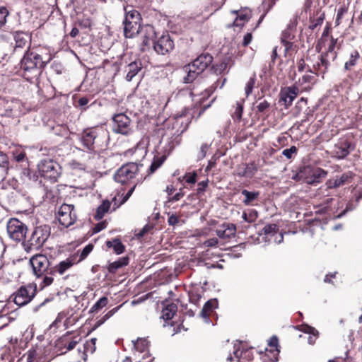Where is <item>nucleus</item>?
I'll return each instance as SVG.
<instances>
[{"label": "nucleus", "mask_w": 362, "mask_h": 362, "mask_svg": "<svg viewBox=\"0 0 362 362\" xmlns=\"http://www.w3.org/2000/svg\"><path fill=\"white\" fill-rule=\"evenodd\" d=\"M243 109L244 100L237 102L235 109L232 113V118L235 122H240L241 121Z\"/></svg>", "instance_id": "49530a36"}, {"label": "nucleus", "mask_w": 362, "mask_h": 362, "mask_svg": "<svg viewBox=\"0 0 362 362\" xmlns=\"http://www.w3.org/2000/svg\"><path fill=\"white\" fill-rule=\"evenodd\" d=\"M177 311V306L175 303L167 304L162 310V317L165 321L164 326L167 327L169 333L174 335L181 331L183 327L182 323L172 320Z\"/></svg>", "instance_id": "f8f14e48"}, {"label": "nucleus", "mask_w": 362, "mask_h": 362, "mask_svg": "<svg viewBox=\"0 0 362 362\" xmlns=\"http://www.w3.org/2000/svg\"><path fill=\"white\" fill-rule=\"evenodd\" d=\"M123 30L126 38L140 37L144 47L149 45L150 40L156 35L152 24H124Z\"/></svg>", "instance_id": "6e6552de"}, {"label": "nucleus", "mask_w": 362, "mask_h": 362, "mask_svg": "<svg viewBox=\"0 0 362 362\" xmlns=\"http://www.w3.org/2000/svg\"><path fill=\"white\" fill-rule=\"evenodd\" d=\"M108 303V298L105 296L100 298L90 308L89 313H98L102 308L105 307Z\"/></svg>", "instance_id": "8fccbe9b"}, {"label": "nucleus", "mask_w": 362, "mask_h": 362, "mask_svg": "<svg viewBox=\"0 0 362 362\" xmlns=\"http://www.w3.org/2000/svg\"><path fill=\"white\" fill-rule=\"evenodd\" d=\"M45 197L50 202H55L57 199V192L56 190L49 189L47 187L45 188Z\"/></svg>", "instance_id": "680f3d73"}, {"label": "nucleus", "mask_w": 362, "mask_h": 362, "mask_svg": "<svg viewBox=\"0 0 362 362\" xmlns=\"http://www.w3.org/2000/svg\"><path fill=\"white\" fill-rule=\"evenodd\" d=\"M331 30L330 24H327L315 46V50L319 53L321 52L320 61L313 65V71L309 70L310 73L317 76L321 75L322 78L330 66L328 60L329 55H331L332 60H335L338 56V52L335 49H340L343 42V40L339 41L338 37L334 38L331 35Z\"/></svg>", "instance_id": "7ed1b4c3"}, {"label": "nucleus", "mask_w": 362, "mask_h": 362, "mask_svg": "<svg viewBox=\"0 0 362 362\" xmlns=\"http://www.w3.org/2000/svg\"><path fill=\"white\" fill-rule=\"evenodd\" d=\"M208 184H209V180L208 179H206V180L199 182L197 184V189H196L197 195H201V194H203L204 193V192L206 191V188L208 187Z\"/></svg>", "instance_id": "052dcab7"}, {"label": "nucleus", "mask_w": 362, "mask_h": 362, "mask_svg": "<svg viewBox=\"0 0 362 362\" xmlns=\"http://www.w3.org/2000/svg\"><path fill=\"white\" fill-rule=\"evenodd\" d=\"M258 170L257 165L254 162L245 164L243 172L240 173L239 175L248 178H252Z\"/></svg>", "instance_id": "37998d69"}, {"label": "nucleus", "mask_w": 362, "mask_h": 362, "mask_svg": "<svg viewBox=\"0 0 362 362\" xmlns=\"http://www.w3.org/2000/svg\"><path fill=\"white\" fill-rule=\"evenodd\" d=\"M213 60L214 57L209 53L199 54L191 63L185 66L187 74L183 78L184 83H193L212 64Z\"/></svg>", "instance_id": "0eeeda50"}, {"label": "nucleus", "mask_w": 362, "mask_h": 362, "mask_svg": "<svg viewBox=\"0 0 362 362\" xmlns=\"http://www.w3.org/2000/svg\"><path fill=\"white\" fill-rule=\"evenodd\" d=\"M9 169V160L7 154L0 151V180H4Z\"/></svg>", "instance_id": "c9c22d12"}, {"label": "nucleus", "mask_w": 362, "mask_h": 362, "mask_svg": "<svg viewBox=\"0 0 362 362\" xmlns=\"http://www.w3.org/2000/svg\"><path fill=\"white\" fill-rule=\"evenodd\" d=\"M78 25L81 26L80 36H81V40H83L86 36L90 34L91 30L90 24H78Z\"/></svg>", "instance_id": "13d9d810"}, {"label": "nucleus", "mask_w": 362, "mask_h": 362, "mask_svg": "<svg viewBox=\"0 0 362 362\" xmlns=\"http://www.w3.org/2000/svg\"><path fill=\"white\" fill-rule=\"evenodd\" d=\"M180 221V216L176 214H171L169 216L168 223L170 226H175Z\"/></svg>", "instance_id": "774afa93"}, {"label": "nucleus", "mask_w": 362, "mask_h": 362, "mask_svg": "<svg viewBox=\"0 0 362 362\" xmlns=\"http://www.w3.org/2000/svg\"><path fill=\"white\" fill-rule=\"evenodd\" d=\"M81 340V337L78 334L67 332L57 340L55 347L60 351V354H64L74 349Z\"/></svg>", "instance_id": "2eb2a0df"}, {"label": "nucleus", "mask_w": 362, "mask_h": 362, "mask_svg": "<svg viewBox=\"0 0 362 362\" xmlns=\"http://www.w3.org/2000/svg\"><path fill=\"white\" fill-rule=\"evenodd\" d=\"M269 346L270 347V349H266L267 352H269L273 355V358H271L272 362L277 361H278V355L279 353V339L276 336H272L270 339L269 340L268 343Z\"/></svg>", "instance_id": "e433bc0d"}, {"label": "nucleus", "mask_w": 362, "mask_h": 362, "mask_svg": "<svg viewBox=\"0 0 362 362\" xmlns=\"http://www.w3.org/2000/svg\"><path fill=\"white\" fill-rule=\"evenodd\" d=\"M129 263V257L125 256L119 257L117 260L109 264L107 267L108 272L110 274H115L119 269L128 265Z\"/></svg>", "instance_id": "72a5a7b5"}, {"label": "nucleus", "mask_w": 362, "mask_h": 362, "mask_svg": "<svg viewBox=\"0 0 362 362\" xmlns=\"http://www.w3.org/2000/svg\"><path fill=\"white\" fill-rule=\"evenodd\" d=\"M298 148L295 146H292L290 148L284 149L282 151V154L288 159H291L293 154H296Z\"/></svg>", "instance_id": "0e129e2a"}, {"label": "nucleus", "mask_w": 362, "mask_h": 362, "mask_svg": "<svg viewBox=\"0 0 362 362\" xmlns=\"http://www.w3.org/2000/svg\"><path fill=\"white\" fill-rule=\"evenodd\" d=\"M96 339L92 338L90 340H87L83 345V350L80 347L78 348L79 352H82L81 358L86 359L88 354H92L96 349Z\"/></svg>", "instance_id": "473e14b6"}, {"label": "nucleus", "mask_w": 362, "mask_h": 362, "mask_svg": "<svg viewBox=\"0 0 362 362\" xmlns=\"http://www.w3.org/2000/svg\"><path fill=\"white\" fill-rule=\"evenodd\" d=\"M50 235V228L47 225L35 227L30 233H27L22 243L24 250L30 252L40 250Z\"/></svg>", "instance_id": "423d86ee"}, {"label": "nucleus", "mask_w": 362, "mask_h": 362, "mask_svg": "<svg viewBox=\"0 0 362 362\" xmlns=\"http://www.w3.org/2000/svg\"><path fill=\"white\" fill-rule=\"evenodd\" d=\"M122 305L117 306L110 311H108L103 317H102L100 320H97L95 322L93 329H96L97 327L102 325L107 320L111 317L117 310L120 308Z\"/></svg>", "instance_id": "3c124183"}, {"label": "nucleus", "mask_w": 362, "mask_h": 362, "mask_svg": "<svg viewBox=\"0 0 362 362\" xmlns=\"http://www.w3.org/2000/svg\"><path fill=\"white\" fill-rule=\"evenodd\" d=\"M14 39L16 41L14 50L16 51L18 48L22 49L26 47L29 44L30 37L28 33L16 32Z\"/></svg>", "instance_id": "2f4dec72"}, {"label": "nucleus", "mask_w": 362, "mask_h": 362, "mask_svg": "<svg viewBox=\"0 0 362 362\" xmlns=\"http://www.w3.org/2000/svg\"><path fill=\"white\" fill-rule=\"evenodd\" d=\"M52 59V55L48 47L29 48L20 62L19 71L26 81L35 83Z\"/></svg>", "instance_id": "f03ea898"}, {"label": "nucleus", "mask_w": 362, "mask_h": 362, "mask_svg": "<svg viewBox=\"0 0 362 362\" xmlns=\"http://www.w3.org/2000/svg\"><path fill=\"white\" fill-rule=\"evenodd\" d=\"M153 49L157 54L165 55L174 49V42L168 34L163 35L154 42Z\"/></svg>", "instance_id": "6ab92c4d"}, {"label": "nucleus", "mask_w": 362, "mask_h": 362, "mask_svg": "<svg viewBox=\"0 0 362 362\" xmlns=\"http://www.w3.org/2000/svg\"><path fill=\"white\" fill-rule=\"evenodd\" d=\"M74 255H70L66 259L59 262L58 264H53V276L57 274L63 275L74 265L78 264V259Z\"/></svg>", "instance_id": "412c9836"}, {"label": "nucleus", "mask_w": 362, "mask_h": 362, "mask_svg": "<svg viewBox=\"0 0 362 362\" xmlns=\"http://www.w3.org/2000/svg\"><path fill=\"white\" fill-rule=\"evenodd\" d=\"M166 159V155H157L155 156L153 161L147 170V175L145 177H141L140 179H137L138 182H142L146 178V177L150 176L153 173H154L164 163Z\"/></svg>", "instance_id": "bb28decb"}, {"label": "nucleus", "mask_w": 362, "mask_h": 362, "mask_svg": "<svg viewBox=\"0 0 362 362\" xmlns=\"http://www.w3.org/2000/svg\"><path fill=\"white\" fill-rule=\"evenodd\" d=\"M355 148V144L349 137L342 136L334 145L332 151V157L338 160L344 159Z\"/></svg>", "instance_id": "4468645a"}, {"label": "nucleus", "mask_w": 362, "mask_h": 362, "mask_svg": "<svg viewBox=\"0 0 362 362\" xmlns=\"http://www.w3.org/2000/svg\"><path fill=\"white\" fill-rule=\"evenodd\" d=\"M105 244L107 248H112L114 253L116 255L122 254L125 251V246L119 238L107 240Z\"/></svg>", "instance_id": "4c0bfd02"}, {"label": "nucleus", "mask_w": 362, "mask_h": 362, "mask_svg": "<svg viewBox=\"0 0 362 362\" xmlns=\"http://www.w3.org/2000/svg\"><path fill=\"white\" fill-rule=\"evenodd\" d=\"M7 232L9 237L16 240H24L28 233V228L25 223L17 218H11L7 223Z\"/></svg>", "instance_id": "f3484780"}, {"label": "nucleus", "mask_w": 362, "mask_h": 362, "mask_svg": "<svg viewBox=\"0 0 362 362\" xmlns=\"http://www.w3.org/2000/svg\"><path fill=\"white\" fill-rule=\"evenodd\" d=\"M79 140L86 151L99 153L107 148L110 134L104 127L95 126L84 129L80 134Z\"/></svg>", "instance_id": "39448f33"}, {"label": "nucleus", "mask_w": 362, "mask_h": 362, "mask_svg": "<svg viewBox=\"0 0 362 362\" xmlns=\"http://www.w3.org/2000/svg\"><path fill=\"white\" fill-rule=\"evenodd\" d=\"M218 307V300L216 298L209 300L201 311V316L208 322L210 316L214 314V310Z\"/></svg>", "instance_id": "cd10ccee"}, {"label": "nucleus", "mask_w": 362, "mask_h": 362, "mask_svg": "<svg viewBox=\"0 0 362 362\" xmlns=\"http://www.w3.org/2000/svg\"><path fill=\"white\" fill-rule=\"evenodd\" d=\"M350 177H351L347 173H343L340 176H336L335 177L329 179L325 185L326 190L336 189L344 185L348 182V180Z\"/></svg>", "instance_id": "a878e982"}, {"label": "nucleus", "mask_w": 362, "mask_h": 362, "mask_svg": "<svg viewBox=\"0 0 362 362\" xmlns=\"http://www.w3.org/2000/svg\"><path fill=\"white\" fill-rule=\"evenodd\" d=\"M89 101V98L86 96L81 97L78 98V100L76 101L77 104L76 105V106L80 107L83 110H86L87 108L86 105H88Z\"/></svg>", "instance_id": "e2e57ef3"}, {"label": "nucleus", "mask_w": 362, "mask_h": 362, "mask_svg": "<svg viewBox=\"0 0 362 362\" xmlns=\"http://www.w3.org/2000/svg\"><path fill=\"white\" fill-rule=\"evenodd\" d=\"M142 64L140 60H136L128 65V71L126 76V79L131 81L132 78L138 74L141 69Z\"/></svg>", "instance_id": "ea45409f"}, {"label": "nucleus", "mask_w": 362, "mask_h": 362, "mask_svg": "<svg viewBox=\"0 0 362 362\" xmlns=\"http://www.w3.org/2000/svg\"><path fill=\"white\" fill-rule=\"evenodd\" d=\"M37 293V286L33 284L21 286L11 296L17 305L21 307L28 304Z\"/></svg>", "instance_id": "9b49d317"}, {"label": "nucleus", "mask_w": 362, "mask_h": 362, "mask_svg": "<svg viewBox=\"0 0 362 362\" xmlns=\"http://www.w3.org/2000/svg\"><path fill=\"white\" fill-rule=\"evenodd\" d=\"M271 103L263 98H259L253 103V108L256 113L262 115H267L271 110Z\"/></svg>", "instance_id": "c85d7f7f"}, {"label": "nucleus", "mask_w": 362, "mask_h": 362, "mask_svg": "<svg viewBox=\"0 0 362 362\" xmlns=\"http://www.w3.org/2000/svg\"><path fill=\"white\" fill-rule=\"evenodd\" d=\"M284 46V57H291L298 50V45L295 42H281Z\"/></svg>", "instance_id": "09e8293b"}, {"label": "nucleus", "mask_w": 362, "mask_h": 362, "mask_svg": "<svg viewBox=\"0 0 362 362\" xmlns=\"http://www.w3.org/2000/svg\"><path fill=\"white\" fill-rule=\"evenodd\" d=\"M216 235L221 239H230L235 235L236 226L233 223H223L220 228L217 229Z\"/></svg>", "instance_id": "393cba45"}, {"label": "nucleus", "mask_w": 362, "mask_h": 362, "mask_svg": "<svg viewBox=\"0 0 362 362\" xmlns=\"http://www.w3.org/2000/svg\"><path fill=\"white\" fill-rule=\"evenodd\" d=\"M111 206L112 203L109 200H103L102 204L98 206L95 214L94 215V218L96 221L102 219L105 214L111 209Z\"/></svg>", "instance_id": "58836bf2"}, {"label": "nucleus", "mask_w": 362, "mask_h": 362, "mask_svg": "<svg viewBox=\"0 0 362 362\" xmlns=\"http://www.w3.org/2000/svg\"><path fill=\"white\" fill-rule=\"evenodd\" d=\"M236 14L235 21H249L252 17V11L248 8H243L238 11H233Z\"/></svg>", "instance_id": "c03bdc74"}, {"label": "nucleus", "mask_w": 362, "mask_h": 362, "mask_svg": "<svg viewBox=\"0 0 362 362\" xmlns=\"http://www.w3.org/2000/svg\"><path fill=\"white\" fill-rule=\"evenodd\" d=\"M77 214L72 204H63L59 209L57 218L61 226L68 228L76 223Z\"/></svg>", "instance_id": "dca6fc26"}, {"label": "nucleus", "mask_w": 362, "mask_h": 362, "mask_svg": "<svg viewBox=\"0 0 362 362\" xmlns=\"http://www.w3.org/2000/svg\"><path fill=\"white\" fill-rule=\"evenodd\" d=\"M112 123V131L116 134L129 136L134 132L131 119L124 113L114 115Z\"/></svg>", "instance_id": "ddd939ff"}, {"label": "nucleus", "mask_w": 362, "mask_h": 362, "mask_svg": "<svg viewBox=\"0 0 362 362\" xmlns=\"http://www.w3.org/2000/svg\"><path fill=\"white\" fill-rule=\"evenodd\" d=\"M25 355L27 362H49L45 350L42 348L30 349Z\"/></svg>", "instance_id": "b1692460"}, {"label": "nucleus", "mask_w": 362, "mask_h": 362, "mask_svg": "<svg viewBox=\"0 0 362 362\" xmlns=\"http://www.w3.org/2000/svg\"><path fill=\"white\" fill-rule=\"evenodd\" d=\"M297 24H288L281 35V42H295L297 33Z\"/></svg>", "instance_id": "7c9ffc66"}, {"label": "nucleus", "mask_w": 362, "mask_h": 362, "mask_svg": "<svg viewBox=\"0 0 362 362\" xmlns=\"http://www.w3.org/2000/svg\"><path fill=\"white\" fill-rule=\"evenodd\" d=\"M197 173L196 171L187 172L183 176L178 178L180 182H182L185 187L186 185H194L197 182Z\"/></svg>", "instance_id": "79ce46f5"}, {"label": "nucleus", "mask_w": 362, "mask_h": 362, "mask_svg": "<svg viewBox=\"0 0 362 362\" xmlns=\"http://www.w3.org/2000/svg\"><path fill=\"white\" fill-rule=\"evenodd\" d=\"M236 358L238 362H252L254 359L253 348H243L240 349V344H235L233 354L229 353L226 361L233 362Z\"/></svg>", "instance_id": "a211bd4d"}, {"label": "nucleus", "mask_w": 362, "mask_h": 362, "mask_svg": "<svg viewBox=\"0 0 362 362\" xmlns=\"http://www.w3.org/2000/svg\"><path fill=\"white\" fill-rule=\"evenodd\" d=\"M41 177L56 182L62 174V168L58 163L52 159H43L37 165Z\"/></svg>", "instance_id": "9d476101"}, {"label": "nucleus", "mask_w": 362, "mask_h": 362, "mask_svg": "<svg viewBox=\"0 0 362 362\" xmlns=\"http://www.w3.org/2000/svg\"><path fill=\"white\" fill-rule=\"evenodd\" d=\"M66 317V314L64 313H59L55 320L50 325V328H58L59 326V324L62 322V321L64 320V318Z\"/></svg>", "instance_id": "338daca9"}, {"label": "nucleus", "mask_w": 362, "mask_h": 362, "mask_svg": "<svg viewBox=\"0 0 362 362\" xmlns=\"http://www.w3.org/2000/svg\"><path fill=\"white\" fill-rule=\"evenodd\" d=\"M16 356L11 353L9 348L4 347L1 350V358L4 362H13Z\"/></svg>", "instance_id": "603ef678"}, {"label": "nucleus", "mask_w": 362, "mask_h": 362, "mask_svg": "<svg viewBox=\"0 0 362 362\" xmlns=\"http://www.w3.org/2000/svg\"><path fill=\"white\" fill-rule=\"evenodd\" d=\"M316 81L315 77L311 74L306 73L293 86H297L300 92L310 90Z\"/></svg>", "instance_id": "5701e85b"}, {"label": "nucleus", "mask_w": 362, "mask_h": 362, "mask_svg": "<svg viewBox=\"0 0 362 362\" xmlns=\"http://www.w3.org/2000/svg\"><path fill=\"white\" fill-rule=\"evenodd\" d=\"M361 199V196L356 198L355 201L351 200L346 204L345 209L339 215V217L344 216L346 212L350 211L356 209L357 204Z\"/></svg>", "instance_id": "5fc2aeb1"}, {"label": "nucleus", "mask_w": 362, "mask_h": 362, "mask_svg": "<svg viewBox=\"0 0 362 362\" xmlns=\"http://www.w3.org/2000/svg\"><path fill=\"white\" fill-rule=\"evenodd\" d=\"M360 58V54L358 50H354L351 54L349 59L344 64V69L346 71H351L356 65L357 61Z\"/></svg>", "instance_id": "a18cd8bd"}, {"label": "nucleus", "mask_w": 362, "mask_h": 362, "mask_svg": "<svg viewBox=\"0 0 362 362\" xmlns=\"http://www.w3.org/2000/svg\"><path fill=\"white\" fill-rule=\"evenodd\" d=\"M226 81V78L221 76L218 78L211 86L206 88L204 91L206 98L213 94L218 88H223ZM206 96L204 95L202 98L199 99V101H197L192 107H185L181 111L180 115H177L174 125H180L182 129L180 130V133L177 134L175 138V144H174L173 141H170L168 144V147L165 149V151H168V154L171 151H173L175 145H178L180 143V134L187 129L192 119L194 117L198 119L205 112V110L211 106V103L214 102L215 98L208 104H204Z\"/></svg>", "instance_id": "f257e3e1"}, {"label": "nucleus", "mask_w": 362, "mask_h": 362, "mask_svg": "<svg viewBox=\"0 0 362 362\" xmlns=\"http://www.w3.org/2000/svg\"><path fill=\"white\" fill-rule=\"evenodd\" d=\"M93 249V245L92 244H88L84 247V248L81 250V252L79 253V251L77 252H75L74 254H71L72 255H74L78 259V263L85 259L87 256L91 252V251Z\"/></svg>", "instance_id": "de8ad7c7"}, {"label": "nucleus", "mask_w": 362, "mask_h": 362, "mask_svg": "<svg viewBox=\"0 0 362 362\" xmlns=\"http://www.w3.org/2000/svg\"><path fill=\"white\" fill-rule=\"evenodd\" d=\"M134 346L137 351L144 353L141 359L136 362H153L155 358L148 351L149 341L147 339H137L134 342Z\"/></svg>", "instance_id": "4be33fe9"}, {"label": "nucleus", "mask_w": 362, "mask_h": 362, "mask_svg": "<svg viewBox=\"0 0 362 362\" xmlns=\"http://www.w3.org/2000/svg\"><path fill=\"white\" fill-rule=\"evenodd\" d=\"M277 230V226L276 224H267L263 228L262 231L265 235L273 234Z\"/></svg>", "instance_id": "69168bd1"}, {"label": "nucleus", "mask_w": 362, "mask_h": 362, "mask_svg": "<svg viewBox=\"0 0 362 362\" xmlns=\"http://www.w3.org/2000/svg\"><path fill=\"white\" fill-rule=\"evenodd\" d=\"M327 175V172L322 168H317L313 173V176L317 182H320V179L325 178Z\"/></svg>", "instance_id": "4d7b16f0"}, {"label": "nucleus", "mask_w": 362, "mask_h": 362, "mask_svg": "<svg viewBox=\"0 0 362 362\" xmlns=\"http://www.w3.org/2000/svg\"><path fill=\"white\" fill-rule=\"evenodd\" d=\"M298 87L297 86H291L282 88L279 93V102H283L285 107L291 106L293 101L298 96L299 93Z\"/></svg>", "instance_id": "aec40b11"}, {"label": "nucleus", "mask_w": 362, "mask_h": 362, "mask_svg": "<svg viewBox=\"0 0 362 362\" xmlns=\"http://www.w3.org/2000/svg\"><path fill=\"white\" fill-rule=\"evenodd\" d=\"M259 214L256 209H247V216L246 222L248 223H255L258 218Z\"/></svg>", "instance_id": "6e6d98bb"}, {"label": "nucleus", "mask_w": 362, "mask_h": 362, "mask_svg": "<svg viewBox=\"0 0 362 362\" xmlns=\"http://www.w3.org/2000/svg\"><path fill=\"white\" fill-rule=\"evenodd\" d=\"M54 257L46 253H37L33 255L29 259V265L32 269L33 276L40 279L39 286L42 290L51 286L54 279L53 277Z\"/></svg>", "instance_id": "20e7f679"}, {"label": "nucleus", "mask_w": 362, "mask_h": 362, "mask_svg": "<svg viewBox=\"0 0 362 362\" xmlns=\"http://www.w3.org/2000/svg\"><path fill=\"white\" fill-rule=\"evenodd\" d=\"M256 81H257V77H256L255 74H254L253 76H251L250 78V79L248 80V81L246 83V85L245 87V92L246 97H248L252 93L253 88L255 86Z\"/></svg>", "instance_id": "864d4df0"}, {"label": "nucleus", "mask_w": 362, "mask_h": 362, "mask_svg": "<svg viewBox=\"0 0 362 362\" xmlns=\"http://www.w3.org/2000/svg\"><path fill=\"white\" fill-rule=\"evenodd\" d=\"M241 194L245 196L243 203L245 206L253 205L254 202L257 201L259 197V192L258 191L250 192L245 189L241 191Z\"/></svg>", "instance_id": "a19ab883"}, {"label": "nucleus", "mask_w": 362, "mask_h": 362, "mask_svg": "<svg viewBox=\"0 0 362 362\" xmlns=\"http://www.w3.org/2000/svg\"><path fill=\"white\" fill-rule=\"evenodd\" d=\"M125 10V19L123 23H139L141 20V14L132 6H127Z\"/></svg>", "instance_id": "f704fd0d"}, {"label": "nucleus", "mask_w": 362, "mask_h": 362, "mask_svg": "<svg viewBox=\"0 0 362 362\" xmlns=\"http://www.w3.org/2000/svg\"><path fill=\"white\" fill-rule=\"evenodd\" d=\"M300 327L301 328H298V329L300 331H303V332L311 334L314 337H317L318 335L317 330L311 326H309L308 325H300Z\"/></svg>", "instance_id": "bf43d9fd"}, {"label": "nucleus", "mask_w": 362, "mask_h": 362, "mask_svg": "<svg viewBox=\"0 0 362 362\" xmlns=\"http://www.w3.org/2000/svg\"><path fill=\"white\" fill-rule=\"evenodd\" d=\"M143 167L142 164L136 163H128L120 167L115 173L114 179L117 182L122 185L128 183H135L134 180L139 174L140 168Z\"/></svg>", "instance_id": "1a4fd4ad"}, {"label": "nucleus", "mask_w": 362, "mask_h": 362, "mask_svg": "<svg viewBox=\"0 0 362 362\" xmlns=\"http://www.w3.org/2000/svg\"><path fill=\"white\" fill-rule=\"evenodd\" d=\"M230 60V57H225L220 62L212 64L211 69L217 76L228 74L229 71L228 64Z\"/></svg>", "instance_id": "c756f323"}]
</instances>
